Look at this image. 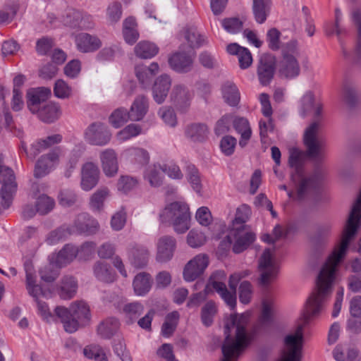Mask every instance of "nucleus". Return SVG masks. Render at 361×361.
Masks as SVG:
<instances>
[{"mask_svg":"<svg viewBox=\"0 0 361 361\" xmlns=\"http://www.w3.org/2000/svg\"><path fill=\"white\" fill-rule=\"evenodd\" d=\"M138 180L136 178L129 176H121L117 181V190L123 193H128L137 187Z\"/></svg>","mask_w":361,"mask_h":361,"instance_id":"nucleus-44","label":"nucleus"},{"mask_svg":"<svg viewBox=\"0 0 361 361\" xmlns=\"http://www.w3.org/2000/svg\"><path fill=\"white\" fill-rule=\"evenodd\" d=\"M164 168L160 164H153L146 169L144 178L152 187H159L164 178Z\"/></svg>","mask_w":361,"mask_h":361,"instance_id":"nucleus-31","label":"nucleus"},{"mask_svg":"<svg viewBox=\"0 0 361 361\" xmlns=\"http://www.w3.org/2000/svg\"><path fill=\"white\" fill-rule=\"evenodd\" d=\"M247 314H232L225 326L226 338L222 345L224 359L222 361H232L246 348L249 338L245 327L248 322Z\"/></svg>","mask_w":361,"mask_h":361,"instance_id":"nucleus-2","label":"nucleus"},{"mask_svg":"<svg viewBox=\"0 0 361 361\" xmlns=\"http://www.w3.org/2000/svg\"><path fill=\"white\" fill-rule=\"evenodd\" d=\"M58 268L59 267L56 266L54 261L50 259L49 264L39 270V275L42 280L46 282L54 281L59 275Z\"/></svg>","mask_w":361,"mask_h":361,"instance_id":"nucleus-49","label":"nucleus"},{"mask_svg":"<svg viewBox=\"0 0 361 361\" xmlns=\"http://www.w3.org/2000/svg\"><path fill=\"white\" fill-rule=\"evenodd\" d=\"M300 51L295 41H290L281 48V56L276 64L279 76L285 80L297 78L301 72Z\"/></svg>","mask_w":361,"mask_h":361,"instance_id":"nucleus-7","label":"nucleus"},{"mask_svg":"<svg viewBox=\"0 0 361 361\" xmlns=\"http://www.w3.org/2000/svg\"><path fill=\"white\" fill-rule=\"evenodd\" d=\"M149 255V251L146 247L134 246L128 251V259L134 267L141 268L147 265Z\"/></svg>","mask_w":361,"mask_h":361,"instance_id":"nucleus-28","label":"nucleus"},{"mask_svg":"<svg viewBox=\"0 0 361 361\" xmlns=\"http://www.w3.org/2000/svg\"><path fill=\"white\" fill-rule=\"evenodd\" d=\"M130 119V114L125 108L116 109L110 116L109 121L115 128H119Z\"/></svg>","mask_w":361,"mask_h":361,"instance_id":"nucleus-48","label":"nucleus"},{"mask_svg":"<svg viewBox=\"0 0 361 361\" xmlns=\"http://www.w3.org/2000/svg\"><path fill=\"white\" fill-rule=\"evenodd\" d=\"M160 218L163 222H170L176 233H183L190 228V213L184 202H173L166 205Z\"/></svg>","mask_w":361,"mask_h":361,"instance_id":"nucleus-9","label":"nucleus"},{"mask_svg":"<svg viewBox=\"0 0 361 361\" xmlns=\"http://www.w3.org/2000/svg\"><path fill=\"white\" fill-rule=\"evenodd\" d=\"M54 95L60 99H66L72 94L71 87L63 80H58L54 87Z\"/></svg>","mask_w":361,"mask_h":361,"instance_id":"nucleus-54","label":"nucleus"},{"mask_svg":"<svg viewBox=\"0 0 361 361\" xmlns=\"http://www.w3.org/2000/svg\"><path fill=\"white\" fill-rule=\"evenodd\" d=\"M209 257L206 254L195 256L185 264L183 275L185 281L191 282L203 274L209 265Z\"/></svg>","mask_w":361,"mask_h":361,"instance_id":"nucleus-13","label":"nucleus"},{"mask_svg":"<svg viewBox=\"0 0 361 361\" xmlns=\"http://www.w3.org/2000/svg\"><path fill=\"white\" fill-rule=\"evenodd\" d=\"M159 115L164 122L171 126L174 127L177 124V118L174 110L171 107L164 106L159 109Z\"/></svg>","mask_w":361,"mask_h":361,"instance_id":"nucleus-58","label":"nucleus"},{"mask_svg":"<svg viewBox=\"0 0 361 361\" xmlns=\"http://www.w3.org/2000/svg\"><path fill=\"white\" fill-rule=\"evenodd\" d=\"M141 132L142 128L140 125L131 123L126 126L117 133V138L120 141L123 142L137 136L141 133Z\"/></svg>","mask_w":361,"mask_h":361,"instance_id":"nucleus-50","label":"nucleus"},{"mask_svg":"<svg viewBox=\"0 0 361 361\" xmlns=\"http://www.w3.org/2000/svg\"><path fill=\"white\" fill-rule=\"evenodd\" d=\"M123 35L126 43L132 45L138 39L140 35L137 24L133 17L126 18L123 23Z\"/></svg>","mask_w":361,"mask_h":361,"instance_id":"nucleus-30","label":"nucleus"},{"mask_svg":"<svg viewBox=\"0 0 361 361\" xmlns=\"http://www.w3.org/2000/svg\"><path fill=\"white\" fill-rule=\"evenodd\" d=\"M26 272V289L35 301L40 300L41 298L46 297L47 292L42 288L35 283L33 274V268L32 265L25 264Z\"/></svg>","mask_w":361,"mask_h":361,"instance_id":"nucleus-25","label":"nucleus"},{"mask_svg":"<svg viewBox=\"0 0 361 361\" xmlns=\"http://www.w3.org/2000/svg\"><path fill=\"white\" fill-rule=\"evenodd\" d=\"M134 292L137 295H146L152 288L151 276L146 272L137 274L133 281Z\"/></svg>","mask_w":361,"mask_h":361,"instance_id":"nucleus-29","label":"nucleus"},{"mask_svg":"<svg viewBox=\"0 0 361 361\" xmlns=\"http://www.w3.org/2000/svg\"><path fill=\"white\" fill-rule=\"evenodd\" d=\"M78 248L75 245L67 244L56 255H53L51 259L59 268L71 262L78 255Z\"/></svg>","mask_w":361,"mask_h":361,"instance_id":"nucleus-24","label":"nucleus"},{"mask_svg":"<svg viewBox=\"0 0 361 361\" xmlns=\"http://www.w3.org/2000/svg\"><path fill=\"white\" fill-rule=\"evenodd\" d=\"M171 86V79L166 74L161 75L156 79L152 87V95L157 104H162L165 101Z\"/></svg>","mask_w":361,"mask_h":361,"instance_id":"nucleus-23","label":"nucleus"},{"mask_svg":"<svg viewBox=\"0 0 361 361\" xmlns=\"http://www.w3.org/2000/svg\"><path fill=\"white\" fill-rule=\"evenodd\" d=\"M353 18L358 25L359 38L353 54L352 59L355 63H361V15L358 11L353 13Z\"/></svg>","mask_w":361,"mask_h":361,"instance_id":"nucleus-47","label":"nucleus"},{"mask_svg":"<svg viewBox=\"0 0 361 361\" xmlns=\"http://www.w3.org/2000/svg\"><path fill=\"white\" fill-rule=\"evenodd\" d=\"M99 159L102 171L106 176L111 178L118 173V156L114 149L108 148L101 151Z\"/></svg>","mask_w":361,"mask_h":361,"instance_id":"nucleus-21","label":"nucleus"},{"mask_svg":"<svg viewBox=\"0 0 361 361\" xmlns=\"http://www.w3.org/2000/svg\"><path fill=\"white\" fill-rule=\"evenodd\" d=\"M123 310L130 319H136L143 312L144 307L141 303L135 302L126 304Z\"/></svg>","mask_w":361,"mask_h":361,"instance_id":"nucleus-61","label":"nucleus"},{"mask_svg":"<svg viewBox=\"0 0 361 361\" xmlns=\"http://www.w3.org/2000/svg\"><path fill=\"white\" fill-rule=\"evenodd\" d=\"M271 0H253L252 13L257 23L262 24L265 22L270 13Z\"/></svg>","mask_w":361,"mask_h":361,"instance_id":"nucleus-33","label":"nucleus"},{"mask_svg":"<svg viewBox=\"0 0 361 361\" xmlns=\"http://www.w3.org/2000/svg\"><path fill=\"white\" fill-rule=\"evenodd\" d=\"M276 66L275 57L269 54H263L259 61L257 75L262 85L269 84L274 74Z\"/></svg>","mask_w":361,"mask_h":361,"instance_id":"nucleus-18","label":"nucleus"},{"mask_svg":"<svg viewBox=\"0 0 361 361\" xmlns=\"http://www.w3.org/2000/svg\"><path fill=\"white\" fill-rule=\"evenodd\" d=\"M251 215V209L246 204L238 208L228 235L220 243L222 250L230 248L233 240V252L239 254L245 250L255 240V234L245 224Z\"/></svg>","mask_w":361,"mask_h":361,"instance_id":"nucleus-3","label":"nucleus"},{"mask_svg":"<svg viewBox=\"0 0 361 361\" xmlns=\"http://www.w3.org/2000/svg\"><path fill=\"white\" fill-rule=\"evenodd\" d=\"M319 123H312L305 131L304 143L307 154L312 158L320 157L325 147V140L319 135Z\"/></svg>","mask_w":361,"mask_h":361,"instance_id":"nucleus-11","label":"nucleus"},{"mask_svg":"<svg viewBox=\"0 0 361 361\" xmlns=\"http://www.w3.org/2000/svg\"><path fill=\"white\" fill-rule=\"evenodd\" d=\"M50 95V89L44 87L31 89L27 93V106L30 111L47 123L54 122L61 115V109L58 104L46 102Z\"/></svg>","mask_w":361,"mask_h":361,"instance_id":"nucleus-4","label":"nucleus"},{"mask_svg":"<svg viewBox=\"0 0 361 361\" xmlns=\"http://www.w3.org/2000/svg\"><path fill=\"white\" fill-rule=\"evenodd\" d=\"M149 102L144 95L137 96L133 101L130 111V119L134 121H141L148 111Z\"/></svg>","mask_w":361,"mask_h":361,"instance_id":"nucleus-26","label":"nucleus"},{"mask_svg":"<svg viewBox=\"0 0 361 361\" xmlns=\"http://www.w3.org/2000/svg\"><path fill=\"white\" fill-rule=\"evenodd\" d=\"M99 169L93 162H87L82 166L81 170V188L85 191H90L98 183L99 179Z\"/></svg>","mask_w":361,"mask_h":361,"instance_id":"nucleus-19","label":"nucleus"},{"mask_svg":"<svg viewBox=\"0 0 361 361\" xmlns=\"http://www.w3.org/2000/svg\"><path fill=\"white\" fill-rule=\"evenodd\" d=\"M276 312V307L273 299L266 298L262 301V319L264 322L269 321Z\"/></svg>","mask_w":361,"mask_h":361,"instance_id":"nucleus-60","label":"nucleus"},{"mask_svg":"<svg viewBox=\"0 0 361 361\" xmlns=\"http://www.w3.org/2000/svg\"><path fill=\"white\" fill-rule=\"evenodd\" d=\"M77 287V283L73 278L66 277L61 282L59 294L62 299L69 300L76 293Z\"/></svg>","mask_w":361,"mask_h":361,"instance_id":"nucleus-40","label":"nucleus"},{"mask_svg":"<svg viewBox=\"0 0 361 361\" xmlns=\"http://www.w3.org/2000/svg\"><path fill=\"white\" fill-rule=\"evenodd\" d=\"M83 353L89 359H94L95 361H109L106 353L99 345H88L84 348Z\"/></svg>","mask_w":361,"mask_h":361,"instance_id":"nucleus-45","label":"nucleus"},{"mask_svg":"<svg viewBox=\"0 0 361 361\" xmlns=\"http://www.w3.org/2000/svg\"><path fill=\"white\" fill-rule=\"evenodd\" d=\"M193 95V92L187 86L177 84L173 86L170 98L176 108L183 111L190 106Z\"/></svg>","mask_w":361,"mask_h":361,"instance_id":"nucleus-20","label":"nucleus"},{"mask_svg":"<svg viewBox=\"0 0 361 361\" xmlns=\"http://www.w3.org/2000/svg\"><path fill=\"white\" fill-rule=\"evenodd\" d=\"M185 38L190 48H199L206 42V38L196 28L190 27L186 30Z\"/></svg>","mask_w":361,"mask_h":361,"instance_id":"nucleus-43","label":"nucleus"},{"mask_svg":"<svg viewBox=\"0 0 361 361\" xmlns=\"http://www.w3.org/2000/svg\"><path fill=\"white\" fill-rule=\"evenodd\" d=\"M109 196V190L106 188H101L95 191L91 196L90 206L93 211L101 212L104 207L106 199Z\"/></svg>","mask_w":361,"mask_h":361,"instance_id":"nucleus-39","label":"nucleus"},{"mask_svg":"<svg viewBox=\"0 0 361 361\" xmlns=\"http://www.w3.org/2000/svg\"><path fill=\"white\" fill-rule=\"evenodd\" d=\"M119 322L115 318H109L102 322L97 327L98 334L104 338H111L118 330Z\"/></svg>","mask_w":361,"mask_h":361,"instance_id":"nucleus-38","label":"nucleus"},{"mask_svg":"<svg viewBox=\"0 0 361 361\" xmlns=\"http://www.w3.org/2000/svg\"><path fill=\"white\" fill-rule=\"evenodd\" d=\"M236 145V139L231 135H226L222 137L220 142V148L221 152L226 156H230L234 152Z\"/></svg>","mask_w":361,"mask_h":361,"instance_id":"nucleus-63","label":"nucleus"},{"mask_svg":"<svg viewBox=\"0 0 361 361\" xmlns=\"http://www.w3.org/2000/svg\"><path fill=\"white\" fill-rule=\"evenodd\" d=\"M195 52L177 51L169 58L170 67L178 73H187L192 69Z\"/></svg>","mask_w":361,"mask_h":361,"instance_id":"nucleus-15","label":"nucleus"},{"mask_svg":"<svg viewBox=\"0 0 361 361\" xmlns=\"http://www.w3.org/2000/svg\"><path fill=\"white\" fill-rule=\"evenodd\" d=\"M22 147L31 159H35L39 154L48 149L43 139H39L34 142L28 149L23 145H22Z\"/></svg>","mask_w":361,"mask_h":361,"instance_id":"nucleus-57","label":"nucleus"},{"mask_svg":"<svg viewBox=\"0 0 361 361\" xmlns=\"http://www.w3.org/2000/svg\"><path fill=\"white\" fill-rule=\"evenodd\" d=\"M206 240V236L202 232L195 230H191L187 236L188 244L194 248L204 245Z\"/></svg>","mask_w":361,"mask_h":361,"instance_id":"nucleus-56","label":"nucleus"},{"mask_svg":"<svg viewBox=\"0 0 361 361\" xmlns=\"http://www.w3.org/2000/svg\"><path fill=\"white\" fill-rule=\"evenodd\" d=\"M233 126L236 132L240 135L239 145L245 147L252 136V129L248 120L243 117H237L233 121Z\"/></svg>","mask_w":361,"mask_h":361,"instance_id":"nucleus-27","label":"nucleus"},{"mask_svg":"<svg viewBox=\"0 0 361 361\" xmlns=\"http://www.w3.org/2000/svg\"><path fill=\"white\" fill-rule=\"evenodd\" d=\"M302 152L297 148H291L289 151L288 164L293 172L291 179L297 186V195L298 199H302L308 194L315 192L320 185L319 179L316 177H304L302 166Z\"/></svg>","mask_w":361,"mask_h":361,"instance_id":"nucleus-5","label":"nucleus"},{"mask_svg":"<svg viewBox=\"0 0 361 361\" xmlns=\"http://www.w3.org/2000/svg\"><path fill=\"white\" fill-rule=\"evenodd\" d=\"M71 317L84 324L90 319L88 305L84 301H75L71 305Z\"/></svg>","mask_w":361,"mask_h":361,"instance_id":"nucleus-37","label":"nucleus"},{"mask_svg":"<svg viewBox=\"0 0 361 361\" xmlns=\"http://www.w3.org/2000/svg\"><path fill=\"white\" fill-rule=\"evenodd\" d=\"M333 354L337 361H351L357 356V351L347 345H339L336 347Z\"/></svg>","mask_w":361,"mask_h":361,"instance_id":"nucleus-42","label":"nucleus"},{"mask_svg":"<svg viewBox=\"0 0 361 361\" xmlns=\"http://www.w3.org/2000/svg\"><path fill=\"white\" fill-rule=\"evenodd\" d=\"M122 16V6L118 1L110 3L106 8L107 20L111 24H114L120 20Z\"/></svg>","mask_w":361,"mask_h":361,"instance_id":"nucleus-46","label":"nucleus"},{"mask_svg":"<svg viewBox=\"0 0 361 361\" xmlns=\"http://www.w3.org/2000/svg\"><path fill=\"white\" fill-rule=\"evenodd\" d=\"M361 224V190L352 207L343 232L341 242L334 247L322 267L317 279L315 290L307 300L303 317L308 322L323 311L332 290L335 274L340 262L345 257L350 242Z\"/></svg>","mask_w":361,"mask_h":361,"instance_id":"nucleus-1","label":"nucleus"},{"mask_svg":"<svg viewBox=\"0 0 361 361\" xmlns=\"http://www.w3.org/2000/svg\"><path fill=\"white\" fill-rule=\"evenodd\" d=\"M111 137L108 128L101 123L91 124L85 130V138L90 145L104 146L107 145Z\"/></svg>","mask_w":361,"mask_h":361,"instance_id":"nucleus-14","label":"nucleus"},{"mask_svg":"<svg viewBox=\"0 0 361 361\" xmlns=\"http://www.w3.org/2000/svg\"><path fill=\"white\" fill-rule=\"evenodd\" d=\"M185 133L192 142H203L207 138L209 128L203 123H192L186 127Z\"/></svg>","mask_w":361,"mask_h":361,"instance_id":"nucleus-32","label":"nucleus"},{"mask_svg":"<svg viewBox=\"0 0 361 361\" xmlns=\"http://www.w3.org/2000/svg\"><path fill=\"white\" fill-rule=\"evenodd\" d=\"M222 94L224 101L231 106H237L240 100V94L237 86L231 81H227L222 86Z\"/></svg>","mask_w":361,"mask_h":361,"instance_id":"nucleus-34","label":"nucleus"},{"mask_svg":"<svg viewBox=\"0 0 361 361\" xmlns=\"http://www.w3.org/2000/svg\"><path fill=\"white\" fill-rule=\"evenodd\" d=\"M78 50L82 53H90L98 50L102 45L101 39L94 35L87 32L78 34L75 37Z\"/></svg>","mask_w":361,"mask_h":361,"instance_id":"nucleus-22","label":"nucleus"},{"mask_svg":"<svg viewBox=\"0 0 361 361\" xmlns=\"http://www.w3.org/2000/svg\"><path fill=\"white\" fill-rule=\"evenodd\" d=\"M179 317L180 315L177 311H173L166 315L165 322L161 326V334L164 337H169L173 334L177 326Z\"/></svg>","mask_w":361,"mask_h":361,"instance_id":"nucleus-41","label":"nucleus"},{"mask_svg":"<svg viewBox=\"0 0 361 361\" xmlns=\"http://www.w3.org/2000/svg\"><path fill=\"white\" fill-rule=\"evenodd\" d=\"M93 271L96 278L101 281L112 283L115 280L114 272L106 262L97 261L93 267Z\"/></svg>","mask_w":361,"mask_h":361,"instance_id":"nucleus-35","label":"nucleus"},{"mask_svg":"<svg viewBox=\"0 0 361 361\" xmlns=\"http://www.w3.org/2000/svg\"><path fill=\"white\" fill-rule=\"evenodd\" d=\"M159 51L158 47L148 41H141L134 48L135 55L140 59H151Z\"/></svg>","mask_w":361,"mask_h":361,"instance_id":"nucleus-36","label":"nucleus"},{"mask_svg":"<svg viewBox=\"0 0 361 361\" xmlns=\"http://www.w3.org/2000/svg\"><path fill=\"white\" fill-rule=\"evenodd\" d=\"M77 201L75 192L69 189L61 190L59 195V204L63 207H71Z\"/></svg>","mask_w":361,"mask_h":361,"instance_id":"nucleus-55","label":"nucleus"},{"mask_svg":"<svg viewBox=\"0 0 361 361\" xmlns=\"http://www.w3.org/2000/svg\"><path fill=\"white\" fill-rule=\"evenodd\" d=\"M99 229V224L95 219L90 217L87 214H79L74 221L72 226H63L51 231L47 241L49 244H55L66 239L73 233L94 234Z\"/></svg>","mask_w":361,"mask_h":361,"instance_id":"nucleus-6","label":"nucleus"},{"mask_svg":"<svg viewBox=\"0 0 361 361\" xmlns=\"http://www.w3.org/2000/svg\"><path fill=\"white\" fill-rule=\"evenodd\" d=\"M80 11L74 8H68L63 16V23L66 26L76 28Z\"/></svg>","mask_w":361,"mask_h":361,"instance_id":"nucleus-59","label":"nucleus"},{"mask_svg":"<svg viewBox=\"0 0 361 361\" xmlns=\"http://www.w3.org/2000/svg\"><path fill=\"white\" fill-rule=\"evenodd\" d=\"M0 183L2 185L0 196L6 199V206H7L9 201L12 200L13 195L17 188L14 173L11 169L6 166H0Z\"/></svg>","mask_w":361,"mask_h":361,"instance_id":"nucleus-16","label":"nucleus"},{"mask_svg":"<svg viewBox=\"0 0 361 361\" xmlns=\"http://www.w3.org/2000/svg\"><path fill=\"white\" fill-rule=\"evenodd\" d=\"M216 309L213 302H207L202 309L201 318L202 323L209 326L212 324L213 317L216 314Z\"/></svg>","mask_w":361,"mask_h":361,"instance_id":"nucleus-53","label":"nucleus"},{"mask_svg":"<svg viewBox=\"0 0 361 361\" xmlns=\"http://www.w3.org/2000/svg\"><path fill=\"white\" fill-rule=\"evenodd\" d=\"M274 253V249H265L259 259V269L261 272L260 283L264 286L271 283L279 272V266Z\"/></svg>","mask_w":361,"mask_h":361,"instance_id":"nucleus-10","label":"nucleus"},{"mask_svg":"<svg viewBox=\"0 0 361 361\" xmlns=\"http://www.w3.org/2000/svg\"><path fill=\"white\" fill-rule=\"evenodd\" d=\"M188 179L193 189L200 192L201 190V184L200 176L197 169L193 165H189L187 167Z\"/></svg>","mask_w":361,"mask_h":361,"instance_id":"nucleus-64","label":"nucleus"},{"mask_svg":"<svg viewBox=\"0 0 361 361\" xmlns=\"http://www.w3.org/2000/svg\"><path fill=\"white\" fill-rule=\"evenodd\" d=\"M61 149L55 148L47 154L41 156L37 161L34 170L35 178H42L47 174L59 163Z\"/></svg>","mask_w":361,"mask_h":361,"instance_id":"nucleus-12","label":"nucleus"},{"mask_svg":"<svg viewBox=\"0 0 361 361\" xmlns=\"http://www.w3.org/2000/svg\"><path fill=\"white\" fill-rule=\"evenodd\" d=\"M281 32L280 31L275 28L272 27L269 29L266 35L267 42L268 43L269 48L272 51H278L281 48Z\"/></svg>","mask_w":361,"mask_h":361,"instance_id":"nucleus-52","label":"nucleus"},{"mask_svg":"<svg viewBox=\"0 0 361 361\" xmlns=\"http://www.w3.org/2000/svg\"><path fill=\"white\" fill-rule=\"evenodd\" d=\"M252 295V286L247 281H243L239 287L240 301L243 304H248Z\"/></svg>","mask_w":361,"mask_h":361,"instance_id":"nucleus-62","label":"nucleus"},{"mask_svg":"<svg viewBox=\"0 0 361 361\" xmlns=\"http://www.w3.org/2000/svg\"><path fill=\"white\" fill-rule=\"evenodd\" d=\"M54 205V200L46 195L39 196L36 202L37 211L40 214H47L53 209Z\"/></svg>","mask_w":361,"mask_h":361,"instance_id":"nucleus-51","label":"nucleus"},{"mask_svg":"<svg viewBox=\"0 0 361 361\" xmlns=\"http://www.w3.org/2000/svg\"><path fill=\"white\" fill-rule=\"evenodd\" d=\"M176 249V240L171 235L161 236L157 242L156 259L164 263L170 261Z\"/></svg>","mask_w":361,"mask_h":361,"instance_id":"nucleus-17","label":"nucleus"},{"mask_svg":"<svg viewBox=\"0 0 361 361\" xmlns=\"http://www.w3.org/2000/svg\"><path fill=\"white\" fill-rule=\"evenodd\" d=\"M250 274L248 271L234 273L229 277L228 286L227 289L226 284L221 281L226 279V274L224 271H216L210 277L209 285L211 286L232 309L236 305V288L240 280Z\"/></svg>","mask_w":361,"mask_h":361,"instance_id":"nucleus-8","label":"nucleus"}]
</instances>
